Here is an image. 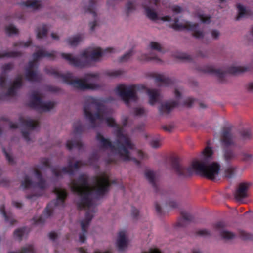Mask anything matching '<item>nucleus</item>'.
Segmentation results:
<instances>
[{"label":"nucleus","mask_w":253,"mask_h":253,"mask_svg":"<svg viewBox=\"0 0 253 253\" xmlns=\"http://www.w3.org/2000/svg\"><path fill=\"white\" fill-rule=\"evenodd\" d=\"M95 185L91 187L89 184L88 177L85 174H81L77 179L71 182L72 191L80 197L77 202L79 210L90 208L92 205L91 196L94 194L96 199L103 196L109 190L110 182L109 177L105 174L101 176H94Z\"/></svg>","instance_id":"nucleus-1"},{"label":"nucleus","mask_w":253,"mask_h":253,"mask_svg":"<svg viewBox=\"0 0 253 253\" xmlns=\"http://www.w3.org/2000/svg\"><path fill=\"white\" fill-rule=\"evenodd\" d=\"M213 154L211 147L207 146L203 151V157L201 162L194 161L190 167H185L182 165L180 159L177 157H170L169 161L172 169L179 177L190 176L195 170L202 176L214 180L218 175L220 166L217 163L212 162L213 160Z\"/></svg>","instance_id":"nucleus-2"},{"label":"nucleus","mask_w":253,"mask_h":253,"mask_svg":"<svg viewBox=\"0 0 253 253\" xmlns=\"http://www.w3.org/2000/svg\"><path fill=\"white\" fill-rule=\"evenodd\" d=\"M108 126L115 128L116 139L115 144H113L109 139L105 138L100 133H97L96 139L103 148H110L111 150L123 161H133L137 166L140 162L134 158H131L130 151L134 149V145L130 139L123 133L122 128L111 117L106 119Z\"/></svg>","instance_id":"nucleus-3"},{"label":"nucleus","mask_w":253,"mask_h":253,"mask_svg":"<svg viewBox=\"0 0 253 253\" xmlns=\"http://www.w3.org/2000/svg\"><path fill=\"white\" fill-rule=\"evenodd\" d=\"M47 73L53 75L55 78L61 79L63 82L74 88L80 90H97L100 85L97 84L99 80L98 73H87L83 79H73V74L67 72L61 74L54 69L48 70Z\"/></svg>","instance_id":"nucleus-4"},{"label":"nucleus","mask_w":253,"mask_h":253,"mask_svg":"<svg viewBox=\"0 0 253 253\" xmlns=\"http://www.w3.org/2000/svg\"><path fill=\"white\" fill-rule=\"evenodd\" d=\"M114 49L108 47L102 50L101 48H97L93 50L90 54L87 51H84L80 57H73L71 54L61 53L62 58L67 61L69 64L75 67L83 68L89 66L91 61H96L107 53L114 52Z\"/></svg>","instance_id":"nucleus-5"},{"label":"nucleus","mask_w":253,"mask_h":253,"mask_svg":"<svg viewBox=\"0 0 253 253\" xmlns=\"http://www.w3.org/2000/svg\"><path fill=\"white\" fill-rule=\"evenodd\" d=\"M84 112L85 117L90 123V128H95L98 126L96 120L100 122L104 120V107L94 98L87 99L84 106Z\"/></svg>","instance_id":"nucleus-6"},{"label":"nucleus","mask_w":253,"mask_h":253,"mask_svg":"<svg viewBox=\"0 0 253 253\" xmlns=\"http://www.w3.org/2000/svg\"><path fill=\"white\" fill-rule=\"evenodd\" d=\"M253 69V67L252 65L246 66H231L229 67L226 71H223L220 69L214 68L212 66L208 65L203 67L201 71L205 73L214 75L217 77L220 81H222L226 73H229L232 75H238L251 71Z\"/></svg>","instance_id":"nucleus-7"},{"label":"nucleus","mask_w":253,"mask_h":253,"mask_svg":"<svg viewBox=\"0 0 253 253\" xmlns=\"http://www.w3.org/2000/svg\"><path fill=\"white\" fill-rule=\"evenodd\" d=\"M145 88V86L142 85L120 84L116 88V92L125 103L128 105L130 101H136L137 100V91L144 89Z\"/></svg>","instance_id":"nucleus-8"},{"label":"nucleus","mask_w":253,"mask_h":253,"mask_svg":"<svg viewBox=\"0 0 253 253\" xmlns=\"http://www.w3.org/2000/svg\"><path fill=\"white\" fill-rule=\"evenodd\" d=\"M221 141L223 147V157L227 163H230L234 160L236 155L234 151L230 149L229 147L234 145L233 136L231 133V129L224 127L221 136Z\"/></svg>","instance_id":"nucleus-9"},{"label":"nucleus","mask_w":253,"mask_h":253,"mask_svg":"<svg viewBox=\"0 0 253 253\" xmlns=\"http://www.w3.org/2000/svg\"><path fill=\"white\" fill-rule=\"evenodd\" d=\"M31 100L29 106L37 110L48 111L52 109L55 105L53 101L44 102L40 96L37 91H34L31 95Z\"/></svg>","instance_id":"nucleus-10"},{"label":"nucleus","mask_w":253,"mask_h":253,"mask_svg":"<svg viewBox=\"0 0 253 253\" xmlns=\"http://www.w3.org/2000/svg\"><path fill=\"white\" fill-rule=\"evenodd\" d=\"M57 53V52L55 51L48 52L43 49L38 50L33 54L32 57L33 60L29 62L27 67L25 68V71H31L33 70V69L35 67H37V63L41 58L46 57L51 60H54L56 57Z\"/></svg>","instance_id":"nucleus-11"},{"label":"nucleus","mask_w":253,"mask_h":253,"mask_svg":"<svg viewBox=\"0 0 253 253\" xmlns=\"http://www.w3.org/2000/svg\"><path fill=\"white\" fill-rule=\"evenodd\" d=\"M68 166L62 167L61 170L57 168H52L51 169L52 174L57 177H62V172L73 176L75 174V170H78L83 165L81 161H77L73 164L70 158L68 159Z\"/></svg>","instance_id":"nucleus-12"},{"label":"nucleus","mask_w":253,"mask_h":253,"mask_svg":"<svg viewBox=\"0 0 253 253\" xmlns=\"http://www.w3.org/2000/svg\"><path fill=\"white\" fill-rule=\"evenodd\" d=\"M35 176L38 180V182L34 183L26 175L24 180L21 182V186L25 189L33 187H38L41 189L43 190L46 188V181L43 179L41 172L37 168L34 169Z\"/></svg>","instance_id":"nucleus-13"},{"label":"nucleus","mask_w":253,"mask_h":253,"mask_svg":"<svg viewBox=\"0 0 253 253\" xmlns=\"http://www.w3.org/2000/svg\"><path fill=\"white\" fill-rule=\"evenodd\" d=\"M179 20L178 18L174 19V23L172 24L171 27L175 30H180L182 29H187L190 31H193L194 33L193 36L196 38H201L203 37L204 34L202 31L196 30L198 27V24L197 23H192L187 22L185 24H178Z\"/></svg>","instance_id":"nucleus-14"},{"label":"nucleus","mask_w":253,"mask_h":253,"mask_svg":"<svg viewBox=\"0 0 253 253\" xmlns=\"http://www.w3.org/2000/svg\"><path fill=\"white\" fill-rule=\"evenodd\" d=\"M94 211L87 210L85 213V218L81 222L82 233L80 234V241L81 243H84L86 240V234L88 226L89 225L93 217Z\"/></svg>","instance_id":"nucleus-15"},{"label":"nucleus","mask_w":253,"mask_h":253,"mask_svg":"<svg viewBox=\"0 0 253 253\" xmlns=\"http://www.w3.org/2000/svg\"><path fill=\"white\" fill-rule=\"evenodd\" d=\"M52 192L56 195V199L53 201L55 206L64 207L65 200L68 196L66 190L55 187L53 188Z\"/></svg>","instance_id":"nucleus-16"},{"label":"nucleus","mask_w":253,"mask_h":253,"mask_svg":"<svg viewBox=\"0 0 253 253\" xmlns=\"http://www.w3.org/2000/svg\"><path fill=\"white\" fill-rule=\"evenodd\" d=\"M177 105L178 102L176 101H171L162 103L159 107V113L162 116H167Z\"/></svg>","instance_id":"nucleus-17"},{"label":"nucleus","mask_w":253,"mask_h":253,"mask_svg":"<svg viewBox=\"0 0 253 253\" xmlns=\"http://www.w3.org/2000/svg\"><path fill=\"white\" fill-rule=\"evenodd\" d=\"M14 65L12 63H9L2 66V73L0 76V87L3 89L5 87L6 82V72L11 70L13 68Z\"/></svg>","instance_id":"nucleus-18"},{"label":"nucleus","mask_w":253,"mask_h":253,"mask_svg":"<svg viewBox=\"0 0 253 253\" xmlns=\"http://www.w3.org/2000/svg\"><path fill=\"white\" fill-rule=\"evenodd\" d=\"M181 218L178 219L176 224V226L177 227H185L193 219V216L190 214L185 211H181Z\"/></svg>","instance_id":"nucleus-19"},{"label":"nucleus","mask_w":253,"mask_h":253,"mask_svg":"<svg viewBox=\"0 0 253 253\" xmlns=\"http://www.w3.org/2000/svg\"><path fill=\"white\" fill-rule=\"evenodd\" d=\"M127 240L126 237V233L124 231L119 232L118 239L117 240V246L119 251H124L127 247Z\"/></svg>","instance_id":"nucleus-20"},{"label":"nucleus","mask_w":253,"mask_h":253,"mask_svg":"<svg viewBox=\"0 0 253 253\" xmlns=\"http://www.w3.org/2000/svg\"><path fill=\"white\" fill-rule=\"evenodd\" d=\"M248 189V185L247 183H242L240 184L238 188L235 193L236 199L239 200L247 197Z\"/></svg>","instance_id":"nucleus-21"},{"label":"nucleus","mask_w":253,"mask_h":253,"mask_svg":"<svg viewBox=\"0 0 253 253\" xmlns=\"http://www.w3.org/2000/svg\"><path fill=\"white\" fill-rule=\"evenodd\" d=\"M26 79L30 82H39L42 79V75L33 70L26 71L25 73Z\"/></svg>","instance_id":"nucleus-22"},{"label":"nucleus","mask_w":253,"mask_h":253,"mask_svg":"<svg viewBox=\"0 0 253 253\" xmlns=\"http://www.w3.org/2000/svg\"><path fill=\"white\" fill-rule=\"evenodd\" d=\"M19 120L22 126H26L31 130H34L39 125V122L38 121H35L31 119H25L21 117L19 118Z\"/></svg>","instance_id":"nucleus-23"},{"label":"nucleus","mask_w":253,"mask_h":253,"mask_svg":"<svg viewBox=\"0 0 253 253\" xmlns=\"http://www.w3.org/2000/svg\"><path fill=\"white\" fill-rule=\"evenodd\" d=\"M238 10V13L236 17V20L238 21L241 18L247 17L252 15V11L250 10H247L245 7L240 4L237 5Z\"/></svg>","instance_id":"nucleus-24"},{"label":"nucleus","mask_w":253,"mask_h":253,"mask_svg":"<svg viewBox=\"0 0 253 253\" xmlns=\"http://www.w3.org/2000/svg\"><path fill=\"white\" fill-rule=\"evenodd\" d=\"M66 147L69 150H72L74 148L81 150L83 147V144L80 140L75 139L68 140L66 143Z\"/></svg>","instance_id":"nucleus-25"},{"label":"nucleus","mask_w":253,"mask_h":253,"mask_svg":"<svg viewBox=\"0 0 253 253\" xmlns=\"http://www.w3.org/2000/svg\"><path fill=\"white\" fill-rule=\"evenodd\" d=\"M22 6L30 8L33 9H38L41 6V1L37 0H27L20 3Z\"/></svg>","instance_id":"nucleus-26"},{"label":"nucleus","mask_w":253,"mask_h":253,"mask_svg":"<svg viewBox=\"0 0 253 253\" xmlns=\"http://www.w3.org/2000/svg\"><path fill=\"white\" fill-rule=\"evenodd\" d=\"M147 94L149 97V104L154 105L158 101L159 96V91L156 89H148Z\"/></svg>","instance_id":"nucleus-27"},{"label":"nucleus","mask_w":253,"mask_h":253,"mask_svg":"<svg viewBox=\"0 0 253 253\" xmlns=\"http://www.w3.org/2000/svg\"><path fill=\"white\" fill-rule=\"evenodd\" d=\"M143 7L145 9L146 15L149 19L153 21L158 19L157 13L154 10L151 9L147 4H143Z\"/></svg>","instance_id":"nucleus-28"},{"label":"nucleus","mask_w":253,"mask_h":253,"mask_svg":"<svg viewBox=\"0 0 253 253\" xmlns=\"http://www.w3.org/2000/svg\"><path fill=\"white\" fill-rule=\"evenodd\" d=\"M155 81L157 83H160L161 85H164L166 86H169L172 83V81L170 79L167 78L164 75L161 74L156 76Z\"/></svg>","instance_id":"nucleus-29"},{"label":"nucleus","mask_w":253,"mask_h":253,"mask_svg":"<svg viewBox=\"0 0 253 253\" xmlns=\"http://www.w3.org/2000/svg\"><path fill=\"white\" fill-rule=\"evenodd\" d=\"M145 176L157 191V187L155 182V173L154 171L151 170H146L145 172Z\"/></svg>","instance_id":"nucleus-30"},{"label":"nucleus","mask_w":253,"mask_h":253,"mask_svg":"<svg viewBox=\"0 0 253 253\" xmlns=\"http://www.w3.org/2000/svg\"><path fill=\"white\" fill-rule=\"evenodd\" d=\"M74 134L75 135H81L85 131V126H83L80 121L75 122L73 124Z\"/></svg>","instance_id":"nucleus-31"},{"label":"nucleus","mask_w":253,"mask_h":253,"mask_svg":"<svg viewBox=\"0 0 253 253\" xmlns=\"http://www.w3.org/2000/svg\"><path fill=\"white\" fill-rule=\"evenodd\" d=\"M47 27L46 25H42L41 27H39L37 29V37L38 39H42L46 36L47 34Z\"/></svg>","instance_id":"nucleus-32"},{"label":"nucleus","mask_w":253,"mask_h":253,"mask_svg":"<svg viewBox=\"0 0 253 253\" xmlns=\"http://www.w3.org/2000/svg\"><path fill=\"white\" fill-rule=\"evenodd\" d=\"M83 39V37L81 35H76L73 37L67 39V41L68 44L72 46L77 45Z\"/></svg>","instance_id":"nucleus-33"},{"label":"nucleus","mask_w":253,"mask_h":253,"mask_svg":"<svg viewBox=\"0 0 253 253\" xmlns=\"http://www.w3.org/2000/svg\"><path fill=\"white\" fill-rule=\"evenodd\" d=\"M96 7V1L95 0H90L88 7L86 10V12L91 14L94 18L96 17L97 14L95 11Z\"/></svg>","instance_id":"nucleus-34"},{"label":"nucleus","mask_w":253,"mask_h":253,"mask_svg":"<svg viewBox=\"0 0 253 253\" xmlns=\"http://www.w3.org/2000/svg\"><path fill=\"white\" fill-rule=\"evenodd\" d=\"M0 211L4 217L5 220L6 222H9L11 225H14V223L16 222V221L11 216L8 215L6 214L3 207L0 209Z\"/></svg>","instance_id":"nucleus-35"},{"label":"nucleus","mask_w":253,"mask_h":253,"mask_svg":"<svg viewBox=\"0 0 253 253\" xmlns=\"http://www.w3.org/2000/svg\"><path fill=\"white\" fill-rule=\"evenodd\" d=\"M21 55V53L20 52L17 51H9V52H5L3 54L0 53V58H3L5 57H16L18 56H20Z\"/></svg>","instance_id":"nucleus-36"},{"label":"nucleus","mask_w":253,"mask_h":253,"mask_svg":"<svg viewBox=\"0 0 253 253\" xmlns=\"http://www.w3.org/2000/svg\"><path fill=\"white\" fill-rule=\"evenodd\" d=\"M175 57L182 61H190L192 60V57L191 56L183 52L177 53L175 55Z\"/></svg>","instance_id":"nucleus-37"},{"label":"nucleus","mask_w":253,"mask_h":253,"mask_svg":"<svg viewBox=\"0 0 253 253\" xmlns=\"http://www.w3.org/2000/svg\"><path fill=\"white\" fill-rule=\"evenodd\" d=\"M5 32L9 36L18 33V29L13 25L10 24L5 28Z\"/></svg>","instance_id":"nucleus-38"},{"label":"nucleus","mask_w":253,"mask_h":253,"mask_svg":"<svg viewBox=\"0 0 253 253\" xmlns=\"http://www.w3.org/2000/svg\"><path fill=\"white\" fill-rule=\"evenodd\" d=\"M26 228L23 227L17 229L14 232V237L19 240H21L22 237L25 232Z\"/></svg>","instance_id":"nucleus-39"},{"label":"nucleus","mask_w":253,"mask_h":253,"mask_svg":"<svg viewBox=\"0 0 253 253\" xmlns=\"http://www.w3.org/2000/svg\"><path fill=\"white\" fill-rule=\"evenodd\" d=\"M22 84V77L21 75H18L14 81L12 86L17 89L20 88Z\"/></svg>","instance_id":"nucleus-40"},{"label":"nucleus","mask_w":253,"mask_h":253,"mask_svg":"<svg viewBox=\"0 0 253 253\" xmlns=\"http://www.w3.org/2000/svg\"><path fill=\"white\" fill-rule=\"evenodd\" d=\"M221 236L225 239L229 240L234 238L235 235L230 231L227 230H222L220 232Z\"/></svg>","instance_id":"nucleus-41"},{"label":"nucleus","mask_w":253,"mask_h":253,"mask_svg":"<svg viewBox=\"0 0 253 253\" xmlns=\"http://www.w3.org/2000/svg\"><path fill=\"white\" fill-rule=\"evenodd\" d=\"M242 138L244 140L250 139L252 137V134L250 129H243L240 132Z\"/></svg>","instance_id":"nucleus-42"},{"label":"nucleus","mask_w":253,"mask_h":253,"mask_svg":"<svg viewBox=\"0 0 253 253\" xmlns=\"http://www.w3.org/2000/svg\"><path fill=\"white\" fill-rule=\"evenodd\" d=\"M122 72L121 70H110L107 71L105 72V75L113 78L117 77L122 74Z\"/></svg>","instance_id":"nucleus-43"},{"label":"nucleus","mask_w":253,"mask_h":253,"mask_svg":"<svg viewBox=\"0 0 253 253\" xmlns=\"http://www.w3.org/2000/svg\"><path fill=\"white\" fill-rule=\"evenodd\" d=\"M150 47L151 49L156 50L159 52H162L163 50L161 44L155 42H151L150 43Z\"/></svg>","instance_id":"nucleus-44"},{"label":"nucleus","mask_w":253,"mask_h":253,"mask_svg":"<svg viewBox=\"0 0 253 253\" xmlns=\"http://www.w3.org/2000/svg\"><path fill=\"white\" fill-rule=\"evenodd\" d=\"M239 234L240 238L243 240H253V235L245 231L240 230Z\"/></svg>","instance_id":"nucleus-45"},{"label":"nucleus","mask_w":253,"mask_h":253,"mask_svg":"<svg viewBox=\"0 0 253 253\" xmlns=\"http://www.w3.org/2000/svg\"><path fill=\"white\" fill-rule=\"evenodd\" d=\"M141 60L144 61H150L151 60H156L158 61H161L160 59L158 58V57L155 54L151 55H142V57L140 59Z\"/></svg>","instance_id":"nucleus-46"},{"label":"nucleus","mask_w":253,"mask_h":253,"mask_svg":"<svg viewBox=\"0 0 253 253\" xmlns=\"http://www.w3.org/2000/svg\"><path fill=\"white\" fill-rule=\"evenodd\" d=\"M32 43V41L31 40H28L26 42H24L22 41H20L19 42H16L14 44L13 46L14 47H27L29 46Z\"/></svg>","instance_id":"nucleus-47"},{"label":"nucleus","mask_w":253,"mask_h":253,"mask_svg":"<svg viewBox=\"0 0 253 253\" xmlns=\"http://www.w3.org/2000/svg\"><path fill=\"white\" fill-rule=\"evenodd\" d=\"M196 234L197 235L202 236V237H207L210 236L211 235V232L206 229H201L199 230L196 232Z\"/></svg>","instance_id":"nucleus-48"},{"label":"nucleus","mask_w":253,"mask_h":253,"mask_svg":"<svg viewBox=\"0 0 253 253\" xmlns=\"http://www.w3.org/2000/svg\"><path fill=\"white\" fill-rule=\"evenodd\" d=\"M235 173V169L233 168H229L225 171V176L228 178H232Z\"/></svg>","instance_id":"nucleus-49"},{"label":"nucleus","mask_w":253,"mask_h":253,"mask_svg":"<svg viewBox=\"0 0 253 253\" xmlns=\"http://www.w3.org/2000/svg\"><path fill=\"white\" fill-rule=\"evenodd\" d=\"M126 13L127 15H128L131 11L135 10L134 5L131 1L127 2L126 4Z\"/></svg>","instance_id":"nucleus-50"},{"label":"nucleus","mask_w":253,"mask_h":253,"mask_svg":"<svg viewBox=\"0 0 253 253\" xmlns=\"http://www.w3.org/2000/svg\"><path fill=\"white\" fill-rule=\"evenodd\" d=\"M150 145L152 148H158L161 145V140L160 139H153L151 141Z\"/></svg>","instance_id":"nucleus-51"},{"label":"nucleus","mask_w":253,"mask_h":253,"mask_svg":"<svg viewBox=\"0 0 253 253\" xmlns=\"http://www.w3.org/2000/svg\"><path fill=\"white\" fill-rule=\"evenodd\" d=\"M133 54V50H130L126 53L123 56H122L120 59V62H123L126 61L127 59H128Z\"/></svg>","instance_id":"nucleus-52"},{"label":"nucleus","mask_w":253,"mask_h":253,"mask_svg":"<svg viewBox=\"0 0 253 253\" xmlns=\"http://www.w3.org/2000/svg\"><path fill=\"white\" fill-rule=\"evenodd\" d=\"M21 133L23 137L27 142H29L30 141V133L28 130H27V129H22L21 130Z\"/></svg>","instance_id":"nucleus-53"},{"label":"nucleus","mask_w":253,"mask_h":253,"mask_svg":"<svg viewBox=\"0 0 253 253\" xmlns=\"http://www.w3.org/2000/svg\"><path fill=\"white\" fill-rule=\"evenodd\" d=\"M199 18L204 23H209L211 21V16L204 14H200Z\"/></svg>","instance_id":"nucleus-54"},{"label":"nucleus","mask_w":253,"mask_h":253,"mask_svg":"<svg viewBox=\"0 0 253 253\" xmlns=\"http://www.w3.org/2000/svg\"><path fill=\"white\" fill-rule=\"evenodd\" d=\"M52 212L53 210L51 204H48L45 209L44 214L47 217H49L52 215Z\"/></svg>","instance_id":"nucleus-55"},{"label":"nucleus","mask_w":253,"mask_h":253,"mask_svg":"<svg viewBox=\"0 0 253 253\" xmlns=\"http://www.w3.org/2000/svg\"><path fill=\"white\" fill-rule=\"evenodd\" d=\"M242 160L245 162H249L252 161L253 159V155L246 153H243L242 154Z\"/></svg>","instance_id":"nucleus-56"},{"label":"nucleus","mask_w":253,"mask_h":253,"mask_svg":"<svg viewBox=\"0 0 253 253\" xmlns=\"http://www.w3.org/2000/svg\"><path fill=\"white\" fill-rule=\"evenodd\" d=\"M16 89H15L14 87L12 86H10L7 90V91L6 93V96H13L15 95L16 93Z\"/></svg>","instance_id":"nucleus-57"},{"label":"nucleus","mask_w":253,"mask_h":253,"mask_svg":"<svg viewBox=\"0 0 253 253\" xmlns=\"http://www.w3.org/2000/svg\"><path fill=\"white\" fill-rule=\"evenodd\" d=\"M99 159V156L96 152L92 153L89 158V163L91 164L93 162L97 161Z\"/></svg>","instance_id":"nucleus-58"},{"label":"nucleus","mask_w":253,"mask_h":253,"mask_svg":"<svg viewBox=\"0 0 253 253\" xmlns=\"http://www.w3.org/2000/svg\"><path fill=\"white\" fill-rule=\"evenodd\" d=\"M225 227V223L223 221H220L214 225V228L217 230H221Z\"/></svg>","instance_id":"nucleus-59"},{"label":"nucleus","mask_w":253,"mask_h":253,"mask_svg":"<svg viewBox=\"0 0 253 253\" xmlns=\"http://www.w3.org/2000/svg\"><path fill=\"white\" fill-rule=\"evenodd\" d=\"M3 152L4 154L5 157L9 164H12L14 163V160L12 157L6 152L5 149H2Z\"/></svg>","instance_id":"nucleus-60"},{"label":"nucleus","mask_w":253,"mask_h":253,"mask_svg":"<svg viewBox=\"0 0 253 253\" xmlns=\"http://www.w3.org/2000/svg\"><path fill=\"white\" fill-rule=\"evenodd\" d=\"M195 99L192 98H187L184 102V105L188 107H191L193 104Z\"/></svg>","instance_id":"nucleus-61"},{"label":"nucleus","mask_w":253,"mask_h":253,"mask_svg":"<svg viewBox=\"0 0 253 253\" xmlns=\"http://www.w3.org/2000/svg\"><path fill=\"white\" fill-rule=\"evenodd\" d=\"M144 109L143 108H136L134 109V113L136 116H140L144 113Z\"/></svg>","instance_id":"nucleus-62"},{"label":"nucleus","mask_w":253,"mask_h":253,"mask_svg":"<svg viewBox=\"0 0 253 253\" xmlns=\"http://www.w3.org/2000/svg\"><path fill=\"white\" fill-rule=\"evenodd\" d=\"M41 162L43 166L47 168L50 167V162L48 159L45 158H42Z\"/></svg>","instance_id":"nucleus-63"},{"label":"nucleus","mask_w":253,"mask_h":253,"mask_svg":"<svg viewBox=\"0 0 253 253\" xmlns=\"http://www.w3.org/2000/svg\"><path fill=\"white\" fill-rule=\"evenodd\" d=\"M139 212V211L137 209L133 207H132L131 214L134 218H137L138 217Z\"/></svg>","instance_id":"nucleus-64"}]
</instances>
